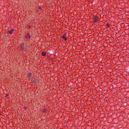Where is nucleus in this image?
<instances>
[{"instance_id": "f257e3e1", "label": "nucleus", "mask_w": 129, "mask_h": 129, "mask_svg": "<svg viewBox=\"0 0 129 129\" xmlns=\"http://www.w3.org/2000/svg\"><path fill=\"white\" fill-rule=\"evenodd\" d=\"M26 37L27 38V39H31V35H30V34L27 33Z\"/></svg>"}, {"instance_id": "f03ea898", "label": "nucleus", "mask_w": 129, "mask_h": 129, "mask_svg": "<svg viewBox=\"0 0 129 129\" xmlns=\"http://www.w3.org/2000/svg\"><path fill=\"white\" fill-rule=\"evenodd\" d=\"M8 33L12 35V34H13L14 33V29H11V30H10Z\"/></svg>"}, {"instance_id": "7ed1b4c3", "label": "nucleus", "mask_w": 129, "mask_h": 129, "mask_svg": "<svg viewBox=\"0 0 129 129\" xmlns=\"http://www.w3.org/2000/svg\"><path fill=\"white\" fill-rule=\"evenodd\" d=\"M98 20V18L96 17L94 19V23H96V22H97V21Z\"/></svg>"}, {"instance_id": "20e7f679", "label": "nucleus", "mask_w": 129, "mask_h": 129, "mask_svg": "<svg viewBox=\"0 0 129 129\" xmlns=\"http://www.w3.org/2000/svg\"><path fill=\"white\" fill-rule=\"evenodd\" d=\"M41 54H42V56H46V52L43 51V52L41 53Z\"/></svg>"}, {"instance_id": "39448f33", "label": "nucleus", "mask_w": 129, "mask_h": 129, "mask_svg": "<svg viewBox=\"0 0 129 129\" xmlns=\"http://www.w3.org/2000/svg\"><path fill=\"white\" fill-rule=\"evenodd\" d=\"M28 77H31L32 76V74L31 73H29L28 75Z\"/></svg>"}, {"instance_id": "423d86ee", "label": "nucleus", "mask_w": 129, "mask_h": 129, "mask_svg": "<svg viewBox=\"0 0 129 129\" xmlns=\"http://www.w3.org/2000/svg\"><path fill=\"white\" fill-rule=\"evenodd\" d=\"M62 39H64L65 41H66V40H67V38L65 37V36H62Z\"/></svg>"}, {"instance_id": "0eeeda50", "label": "nucleus", "mask_w": 129, "mask_h": 129, "mask_svg": "<svg viewBox=\"0 0 129 129\" xmlns=\"http://www.w3.org/2000/svg\"><path fill=\"white\" fill-rule=\"evenodd\" d=\"M106 27H107V28H108L109 27V24L107 23L106 24Z\"/></svg>"}, {"instance_id": "6e6552de", "label": "nucleus", "mask_w": 129, "mask_h": 129, "mask_svg": "<svg viewBox=\"0 0 129 129\" xmlns=\"http://www.w3.org/2000/svg\"><path fill=\"white\" fill-rule=\"evenodd\" d=\"M95 27H97V25H95Z\"/></svg>"}, {"instance_id": "1a4fd4ad", "label": "nucleus", "mask_w": 129, "mask_h": 129, "mask_svg": "<svg viewBox=\"0 0 129 129\" xmlns=\"http://www.w3.org/2000/svg\"><path fill=\"white\" fill-rule=\"evenodd\" d=\"M39 9H41V7H39Z\"/></svg>"}]
</instances>
